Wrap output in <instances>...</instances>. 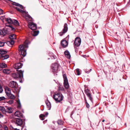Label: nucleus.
I'll use <instances>...</instances> for the list:
<instances>
[{
	"mask_svg": "<svg viewBox=\"0 0 130 130\" xmlns=\"http://www.w3.org/2000/svg\"><path fill=\"white\" fill-rule=\"evenodd\" d=\"M91 70V69H90L88 71L87 70H86L85 71V72L87 73H89Z\"/></svg>",
	"mask_w": 130,
	"mask_h": 130,
	"instance_id": "nucleus-45",
	"label": "nucleus"
},
{
	"mask_svg": "<svg viewBox=\"0 0 130 130\" xmlns=\"http://www.w3.org/2000/svg\"><path fill=\"white\" fill-rule=\"evenodd\" d=\"M13 102V100H10L7 102V103L9 104H12Z\"/></svg>",
	"mask_w": 130,
	"mask_h": 130,
	"instance_id": "nucleus-41",
	"label": "nucleus"
},
{
	"mask_svg": "<svg viewBox=\"0 0 130 130\" xmlns=\"http://www.w3.org/2000/svg\"><path fill=\"white\" fill-rule=\"evenodd\" d=\"M10 130H19V129H17V128H14L12 126H10Z\"/></svg>",
	"mask_w": 130,
	"mask_h": 130,
	"instance_id": "nucleus-36",
	"label": "nucleus"
},
{
	"mask_svg": "<svg viewBox=\"0 0 130 130\" xmlns=\"http://www.w3.org/2000/svg\"><path fill=\"white\" fill-rule=\"evenodd\" d=\"M81 43V40L80 38L79 37L76 38L75 40L74 44L75 45L77 46H79Z\"/></svg>",
	"mask_w": 130,
	"mask_h": 130,
	"instance_id": "nucleus-8",
	"label": "nucleus"
},
{
	"mask_svg": "<svg viewBox=\"0 0 130 130\" xmlns=\"http://www.w3.org/2000/svg\"><path fill=\"white\" fill-rule=\"evenodd\" d=\"M52 56H53V58L54 59H55V57L54 56H53V54L52 55Z\"/></svg>",
	"mask_w": 130,
	"mask_h": 130,
	"instance_id": "nucleus-51",
	"label": "nucleus"
},
{
	"mask_svg": "<svg viewBox=\"0 0 130 130\" xmlns=\"http://www.w3.org/2000/svg\"><path fill=\"white\" fill-rule=\"evenodd\" d=\"M5 90L6 95L7 96L9 95L11 93L10 89L8 87H6Z\"/></svg>",
	"mask_w": 130,
	"mask_h": 130,
	"instance_id": "nucleus-15",
	"label": "nucleus"
},
{
	"mask_svg": "<svg viewBox=\"0 0 130 130\" xmlns=\"http://www.w3.org/2000/svg\"><path fill=\"white\" fill-rule=\"evenodd\" d=\"M18 72L17 73H13L12 76L15 79L19 78L22 80L23 78V73L24 71L21 70H17Z\"/></svg>",
	"mask_w": 130,
	"mask_h": 130,
	"instance_id": "nucleus-4",
	"label": "nucleus"
},
{
	"mask_svg": "<svg viewBox=\"0 0 130 130\" xmlns=\"http://www.w3.org/2000/svg\"><path fill=\"white\" fill-rule=\"evenodd\" d=\"M5 18H6L5 17V16H4L0 17V19L2 20H5Z\"/></svg>",
	"mask_w": 130,
	"mask_h": 130,
	"instance_id": "nucleus-42",
	"label": "nucleus"
},
{
	"mask_svg": "<svg viewBox=\"0 0 130 130\" xmlns=\"http://www.w3.org/2000/svg\"><path fill=\"white\" fill-rule=\"evenodd\" d=\"M7 52L6 51H4L3 50H0V54L3 55L4 54H6Z\"/></svg>",
	"mask_w": 130,
	"mask_h": 130,
	"instance_id": "nucleus-33",
	"label": "nucleus"
},
{
	"mask_svg": "<svg viewBox=\"0 0 130 130\" xmlns=\"http://www.w3.org/2000/svg\"><path fill=\"white\" fill-rule=\"evenodd\" d=\"M5 108L2 106H0V111H1L3 113H5Z\"/></svg>",
	"mask_w": 130,
	"mask_h": 130,
	"instance_id": "nucleus-30",
	"label": "nucleus"
},
{
	"mask_svg": "<svg viewBox=\"0 0 130 130\" xmlns=\"http://www.w3.org/2000/svg\"><path fill=\"white\" fill-rule=\"evenodd\" d=\"M58 68V64L57 63L53 64L51 67V70L53 72H56Z\"/></svg>",
	"mask_w": 130,
	"mask_h": 130,
	"instance_id": "nucleus-7",
	"label": "nucleus"
},
{
	"mask_svg": "<svg viewBox=\"0 0 130 130\" xmlns=\"http://www.w3.org/2000/svg\"><path fill=\"white\" fill-rule=\"evenodd\" d=\"M3 117L4 115L1 113H0V118H3Z\"/></svg>",
	"mask_w": 130,
	"mask_h": 130,
	"instance_id": "nucleus-48",
	"label": "nucleus"
},
{
	"mask_svg": "<svg viewBox=\"0 0 130 130\" xmlns=\"http://www.w3.org/2000/svg\"><path fill=\"white\" fill-rule=\"evenodd\" d=\"M43 110V109L42 110Z\"/></svg>",
	"mask_w": 130,
	"mask_h": 130,
	"instance_id": "nucleus-55",
	"label": "nucleus"
},
{
	"mask_svg": "<svg viewBox=\"0 0 130 130\" xmlns=\"http://www.w3.org/2000/svg\"><path fill=\"white\" fill-rule=\"evenodd\" d=\"M5 99V98L4 96L0 97V101L4 100Z\"/></svg>",
	"mask_w": 130,
	"mask_h": 130,
	"instance_id": "nucleus-40",
	"label": "nucleus"
},
{
	"mask_svg": "<svg viewBox=\"0 0 130 130\" xmlns=\"http://www.w3.org/2000/svg\"><path fill=\"white\" fill-rule=\"evenodd\" d=\"M5 21L9 24H12L13 23V21L10 18H5Z\"/></svg>",
	"mask_w": 130,
	"mask_h": 130,
	"instance_id": "nucleus-20",
	"label": "nucleus"
},
{
	"mask_svg": "<svg viewBox=\"0 0 130 130\" xmlns=\"http://www.w3.org/2000/svg\"><path fill=\"white\" fill-rule=\"evenodd\" d=\"M3 72L6 74H9L11 72L10 70V69H6L3 70Z\"/></svg>",
	"mask_w": 130,
	"mask_h": 130,
	"instance_id": "nucleus-23",
	"label": "nucleus"
},
{
	"mask_svg": "<svg viewBox=\"0 0 130 130\" xmlns=\"http://www.w3.org/2000/svg\"><path fill=\"white\" fill-rule=\"evenodd\" d=\"M6 26L8 27H6L2 30L0 29V35L3 36L7 34H9L11 30L14 31L15 29L12 26L8 25L7 23L6 24Z\"/></svg>",
	"mask_w": 130,
	"mask_h": 130,
	"instance_id": "nucleus-2",
	"label": "nucleus"
},
{
	"mask_svg": "<svg viewBox=\"0 0 130 130\" xmlns=\"http://www.w3.org/2000/svg\"><path fill=\"white\" fill-rule=\"evenodd\" d=\"M64 53L66 57L68 58L69 59L71 57V55L69 52L68 51H65Z\"/></svg>",
	"mask_w": 130,
	"mask_h": 130,
	"instance_id": "nucleus-21",
	"label": "nucleus"
},
{
	"mask_svg": "<svg viewBox=\"0 0 130 130\" xmlns=\"http://www.w3.org/2000/svg\"><path fill=\"white\" fill-rule=\"evenodd\" d=\"M8 42H9V43L11 45L13 44L14 43V41L12 40H11L10 41Z\"/></svg>",
	"mask_w": 130,
	"mask_h": 130,
	"instance_id": "nucleus-44",
	"label": "nucleus"
},
{
	"mask_svg": "<svg viewBox=\"0 0 130 130\" xmlns=\"http://www.w3.org/2000/svg\"><path fill=\"white\" fill-rule=\"evenodd\" d=\"M3 14V10L0 8V15Z\"/></svg>",
	"mask_w": 130,
	"mask_h": 130,
	"instance_id": "nucleus-47",
	"label": "nucleus"
},
{
	"mask_svg": "<svg viewBox=\"0 0 130 130\" xmlns=\"http://www.w3.org/2000/svg\"><path fill=\"white\" fill-rule=\"evenodd\" d=\"M3 91L2 87L0 86V93H2Z\"/></svg>",
	"mask_w": 130,
	"mask_h": 130,
	"instance_id": "nucleus-46",
	"label": "nucleus"
},
{
	"mask_svg": "<svg viewBox=\"0 0 130 130\" xmlns=\"http://www.w3.org/2000/svg\"><path fill=\"white\" fill-rule=\"evenodd\" d=\"M6 108H5V113L6 112H7L9 113H11L12 112V108L10 107H6Z\"/></svg>",
	"mask_w": 130,
	"mask_h": 130,
	"instance_id": "nucleus-12",
	"label": "nucleus"
},
{
	"mask_svg": "<svg viewBox=\"0 0 130 130\" xmlns=\"http://www.w3.org/2000/svg\"><path fill=\"white\" fill-rule=\"evenodd\" d=\"M5 42L0 41V47H2L4 45Z\"/></svg>",
	"mask_w": 130,
	"mask_h": 130,
	"instance_id": "nucleus-37",
	"label": "nucleus"
},
{
	"mask_svg": "<svg viewBox=\"0 0 130 130\" xmlns=\"http://www.w3.org/2000/svg\"><path fill=\"white\" fill-rule=\"evenodd\" d=\"M129 1H130V0H129Z\"/></svg>",
	"mask_w": 130,
	"mask_h": 130,
	"instance_id": "nucleus-56",
	"label": "nucleus"
},
{
	"mask_svg": "<svg viewBox=\"0 0 130 130\" xmlns=\"http://www.w3.org/2000/svg\"><path fill=\"white\" fill-rule=\"evenodd\" d=\"M13 5H15L17 6H18L19 7H20V8H21V9H23V6L19 4L18 3H16L15 2H13Z\"/></svg>",
	"mask_w": 130,
	"mask_h": 130,
	"instance_id": "nucleus-24",
	"label": "nucleus"
},
{
	"mask_svg": "<svg viewBox=\"0 0 130 130\" xmlns=\"http://www.w3.org/2000/svg\"><path fill=\"white\" fill-rule=\"evenodd\" d=\"M64 79V86L66 89H68L69 87V85L67 76L66 74H64L63 75Z\"/></svg>",
	"mask_w": 130,
	"mask_h": 130,
	"instance_id": "nucleus-6",
	"label": "nucleus"
},
{
	"mask_svg": "<svg viewBox=\"0 0 130 130\" xmlns=\"http://www.w3.org/2000/svg\"><path fill=\"white\" fill-rule=\"evenodd\" d=\"M20 82H21V83H22V82L21 80H20Z\"/></svg>",
	"mask_w": 130,
	"mask_h": 130,
	"instance_id": "nucleus-54",
	"label": "nucleus"
},
{
	"mask_svg": "<svg viewBox=\"0 0 130 130\" xmlns=\"http://www.w3.org/2000/svg\"><path fill=\"white\" fill-rule=\"evenodd\" d=\"M76 71L77 73V75H80L79 69H76Z\"/></svg>",
	"mask_w": 130,
	"mask_h": 130,
	"instance_id": "nucleus-38",
	"label": "nucleus"
},
{
	"mask_svg": "<svg viewBox=\"0 0 130 130\" xmlns=\"http://www.w3.org/2000/svg\"><path fill=\"white\" fill-rule=\"evenodd\" d=\"M9 38L11 39H16V35L13 34L9 36Z\"/></svg>",
	"mask_w": 130,
	"mask_h": 130,
	"instance_id": "nucleus-29",
	"label": "nucleus"
},
{
	"mask_svg": "<svg viewBox=\"0 0 130 130\" xmlns=\"http://www.w3.org/2000/svg\"><path fill=\"white\" fill-rule=\"evenodd\" d=\"M22 64L20 63H15L14 65V68L16 69H18L21 68L22 66Z\"/></svg>",
	"mask_w": 130,
	"mask_h": 130,
	"instance_id": "nucleus-11",
	"label": "nucleus"
},
{
	"mask_svg": "<svg viewBox=\"0 0 130 130\" xmlns=\"http://www.w3.org/2000/svg\"><path fill=\"white\" fill-rule=\"evenodd\" d=\"M5 130H8V129L7 127H5Z\"/></svg>",
	"mask_w": 130,
	"mask_h": 130,
	"instance_id": "nucleus-50",
	"label": "nucleus"
},
{
	"mask_svg": "<svg viewBox=\"0 0 130 130\" xmlns=\"http://www.w3.org/2000/svg\"><path fill=\"white\" fill-rule=\"evenodd\" d=\"M21 130H26V129L25 127L23 126L22 127Z\"/></svg>",
	"mask_w": 130,
	"mask_h": 130,
	"instance_id": "nucleus-49",
	"label": "nucleus"
},
{
	"mask_svg": "<svg viewBox=\"0 0 130 130\" xmlns=\"http://www.w3.org/2000/svg\"><path fill=\"white\" fill-rule=\"evenodd\" d=\"M62 46L63 47H67L68 44V42L65 40H63L61 41V43Z\"/></svg>",
	"mask_w": 130,
	"mask_h": 130,
	"instance_id": "nucleus-13",
	"label": "nucleus"
},
{
	"mask_svg": "<svg viewBox=\"0 0 130 130\" xmlns=\"http://www.w3.org/2000/svg\"><path fill=\"white\" fill-rule=\"evenodd\" d=\"M53 98L57 102H60L62 100L63 96L61 93L55 92L53 96Z\"/></svg>",
	"mask_w": 130,
	"mask_h": 130,
	"instance_id": "nucleus-3",
	"label": "nucleus"
},
{
	"mask_svg": "<svg viewBox=\"0 0 130 130\" xmlns=\"http://www.w3.org/2000/svg\"><path fill=\"white\" fill-rule=\"evenodd\" d=\"M7 96L9 98L11 99H14L15 98V96L11 93L9 95Z\"/></svg>",
	"mask_w": 130,
	"mask_h": 130,
	"instance_id": "nucleus-27",
	"label": "nucleus"
},
{
	"mask_svg": "<svg viewBox=\"0 0 130 130\" xmlns=\"http://www.w3.org/2000/svg\"><path fill=\"white\" fill-rule=\"evenodd\" d=\"M73 114V112H72L71 114V115H72Z\"/></svg>",
	"mask_w": 130,
	"mask_h": 130,
	"instance_id": "nucleus-53",
	"label": "nucleus"
},
{
	"mask_svg": "<svg viewBox=\"0 0 130 130\" xmlns=\"http://www.w3.org/2000/svg\"><path fill=\"white\" fill-rule=\"evenodd\" d=\"M29 43V41L28 40H26L23 44L20 45L19 46V51L23 57L25 56L26 54V50L25 48H28V45Z\"/></svg>",
	"mask_w": 130,
	"mask_h": 130,
	"instance_id": "nucleus-1",
	"label": "nucleus"
},
{
	"mask_svg": "<svg viewBox=\"0 0 130 130\" xmlns=\"http://www.w3.org/2000/svg\"><path fill=\"white\" fill-rule=\"evenodd\" d=\"M39 33V31H35L32 32V34L33 36H36L38 35Z\"/></svg>",
	"mask_w": 130,
	"mask_h": 130,
	"instance_id": "nucleus-28",
	"label": "nucleus"
},
{
	"mask_svg": "<svg viewBox=\"0 0 130 130\" xmlns=\"http://www.w3.org/2000/svg\"><path fill=\"white\" fill-rule=\"evenodd\" d=\"M16 9L18 11H19L23 13L24 11L21 9H20L18 7H16Z\"/></svg>",
	"mask_w": 130,
	"mask_h": 130,
	"instance_id": "nucleus-35",
	"label": "nucleus"
},
{
	"mask_svg": "<svg viewBox=\"0 0 130 130\" xmlns=\"http://www.w3.org/2000/svg\"><path fill=\"white\" fill-rule=\"evenodd\" d=\"M28 26L32 30H35L37 28L36 25L33 23H29Z\"/></svg>",
	"mask_w": 130,
	"mask_h": 130,
	"instance_id": "nucleus-9",
	"label": "nucleus"
},
{
	"mask_svg": "<svg viewBox=\"0 0 130 130\" xmlns=\"http://www.w3.org/2000/svg\"><path fill=\"white\" fill-rule=\"evenodd\" d=\"M48 115V113L46 112L45 115L41 114L39 116L40 119L42 120H44V118L47 117Z\"/></svg>",
	"mask_w": 130,
	"mask_h": 130,
	"instance_id": "nucleus-16",
	"label": "nucleus"
},
{
	"mask_svg": "<svg viewBox=\"0 0 130 130\" xmlns=\"http://www.w3.org/2000/svg\"><path fill=\"white\" fill-rule=\"evenodd\" d=\"M86 101V106L87 108H89L90 107V105L89 104L87 103L86 100H85Z\"/></svg>",
	"mask_w": 130,
	"mask_h": 130,
	"instance_id": "nucleus-39",
	"label": "nucleus"
},
{
	"mask_svg": "<svg viewBox=\"0 0 130 130\" xmlns=\"http://www.w3.org/2000/svg\"><path fill=\"white\" fill-rule=\"evenodd\" d=\"M58 89L59 90L63 91H64V88L62 87H59V88Z\"/></svg>",
	"mask_w": 130,
	"mask_h": 130,
	"instance_id": "nucleus-43",
	"label": "nucleus"
},
{
	"mask_svg": "<svg viewBox=\"0 0 130 130\" xmlns=\"http://www.w3.org/2000/svg\"><path fill=\"white\" fill-rule=\"evenodd\" d=\"M57 123L59 125L63 124V122L61 120H59L57 121Z\"/></svg>",
	"mask_w": 130,
	"mask_h": 130,
	"instance_id": "nucleus-34",
	"label": "nucleus"
},
{
	"mask_svg": "<svg viewBox=\"0 0 130 130\" xmlns=\"http://www.w3.org/2000/svg\"><path fill=\"white\" fill-rule=\"evenodd\" d=\"M23 121L20 119H17L16 120V123L19 126H21L23 123Z\"/></svg>",
	"mask_w": 130,
	"mask_h": 130,
	"instance_id": "nucleus-14",
	"label": "nucleus"
},
{
	"mask_svg": "<svg viewBox=\"0 0 130 130\" xmlns=\"http://www.w3.org/2000/svg\"><path fill=\"white\" fill-rule=\"evenodd\" d=\"M68 29L67 25V23H65L64 25V28L63 31L59 33V35L60 36H62L66 32Z\"/></svg>",
	"mask_w": 130,
	"mask_h": 130,
	"instance_id": "nucleus-10",
	"label": "nucleus"
},
{
	"mask_svg": "<svg viewBox=\"0 0 130 130\" xmlns=\"http://www.w3.org/2000/svg\"><path fill=\"white\" fill-rule=\"evenodd\" d=\"M17 103L18 108L19 109L21 107V105L20 101L19 99L17 101Z\"/></svg>",
	"mask_w": 130,
	"mask_h": 130,
	"instance_id": "nucleus-25",
	"label": "nucleus"
},
{
	"mask_svg": "<svg viewBox=\"0 0 130 130\" xmlns=\"http://www.w3.org/2000/svg\"><path fill=\"white\" fill-rule=\"evenodd\" d=\"M15 116L19 117H22V114L19 111H16L14 113Z\"/></svg>",
	"mask_w": 130,
	"mask_h": 130,
	"instance_id": "nucleus-18",
	"label": "nucleus"
},
{
	"mask_svg": "<svg viewBox=\"0 0 130 130\" xmlns=\"http://www.w3.org/2000/svg\"><path fill=\"white\" fill-rule=\"evenodd\" d=\"M13 24L14 25L17 26L19 25V23L18 21L15 20H13Z\"/></svg>",
	"mask_w": 130,
	"mask_h": 130,
	"instance_id": "nucleus-31",
	"label": "nucleus"
},
{
	"mask_svg": "<svg viewBox=\"0 0 130 130\" xmlns=\"http://www.w3.org/2000/svg\"><path fill=\"white\" fill-rule=\"evenodd\" d=\"M46 103L48 109L50 110L51 107V105L50 103L48 101H47L46 102Z\"/></svg>",
	"mask_w": 130,
	"mask_h": 130,
	"instance_id": "nucleus-26",
	"label": "nucleus"
},
{
	"mask_svg": "<svg viewBox=\"0 0 130 130\" xmlns=\"http://www.w3.org/2000/svg\"><path fill=\"white\" fill-rule=\"evenodd\" d=\"M9 57V56L8 55H3L0 56V58L2 60L6 59Z\"/></svg>",
	"mask_w": 130,
	"mask_h": 130,
	"instance_id": "nucleus-19",
	"label": "nucleus"
},
{
	"mask_svg": "<svg viewBox=\"0 0 130 130\" xmlns=\"http://www.w3.org/2000/svg\"><path fill=\"white\" fill-rule=\"evenodd\" d=\"M27 21H32V18L31 17L28 15H26V16L25 17Z\"/></svg>",
	"mask_w": 130,
	"mask_h": 130,
	"instance_id": "nucleus-22",
	"label": "nucleus"
},
{
	"mask_svg": "<svg viewBox=\"0 0 130 130\" xmlns=\"http://www.w3.org/2000/svg\"><path fill=\"white\" fill-rule=\"evenodd\" d=\"M0 67L2 68H5L7 67V65L4 63H2L0 64Z\"/></svg>",
	"mask_w": 130,
	"mask_h": 130,
	"instance_id": "nucleus-32",
	"label": "nucleus"
},
{
	"mask_svg": "<svg viewBox=\"0 0 130 130\" xmlns=\"http://www.w3.org/2000/svg\"><path fill=\"white\" fill-rule=\"evenodd\" d=\"M104 121H105V120H102V122H104Z\"/></svg>",
	"mask_w": 130,
	"mask_h": 130,
	"instance_id": "nucleus-52",
	"label": "nucleus"
},
{
	"mask_svg": "<svg viewBox=\"0 0 130 130\" xmlns=\"http://www.w3.org/2000/svg\"><path fill=\"white\" fill-rule=\"evenodd\" d=\"M85 93L90 100L92 101V98L91 97V95L89 93V90H86L85 91Z\"/></svg>",
	"mask_w": 130,
	"mask_h": 130,
	"instance_id": "nucleus-17",
	"label": "nucleus"
},
{
	"mask_svg": "<svg viewBox=\"0 0 130 130\" xmlns=\"http://www.w3.org/2000/svg\"><path fill=\"white\" fill-rule=\"evenodd\" d=\"M9 86L10 88H14L16 92H19L20 90L17 88L18 84L13 81L10 82L9 84Z\"/></svg>",
	"mask_w": 130,
	"mask_h": 130,
	"instance_id": "nucleus-5",
	"label": "nucleus"
}]
</instances>
